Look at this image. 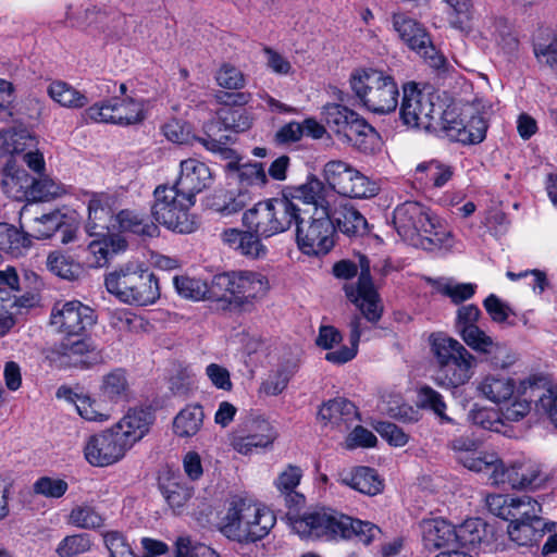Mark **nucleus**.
<instances>
[{
	"instance_id": "f257e3e1",
	"label": "nucleus",
	"mask_w": 557,
	"mask_h": 557,
	"mask_svg": "<svg viewBox=\"0 0 557 557\" xmlns=\"http://www.w3.org/2000/svg\"><path fill=\"white\" fill-rule=\"evenodd\" d=\"M320 190L313 175L295 190L298 201L312 207V214L307 221L299 216L294 223L297 225V246L308 256L326 255L335 244V227L330 220V207L334 206V200L326 196L322 197Z\"/></svg>"
},
{
	"instance_id": "f03ea898",
	"label": "nucleus",
	"mask_w": 557,
	"mask_h": 557,
	"mask_svg": "<svg viewBox=\"0 0 557 557\" xmlns=\"http://www.w3.org/2000/svg\"><path fill=\"white\" fill-rule=\"evenodd\" d=\"M270 290L265 274L256 270H232L215 274L211 280V297L218 308L251 312Z\"/></svg>"
},
{
	"instance_id": "7ed1b4c3",
	"label": "nucleus",
	"mask_w": 557,
	"mask_h": 557,
	"mask_svg": "<svg viewBox=\"0 0 557 557\" xmlns=\"http://www.w3.org/2000/svg\"><path fill=\"white\" fill-rule=\"evenodd\" d=\"M393 221L398 235L412 246L424 250H449L454 246L448 227L420 202L406 201L397 206Z\"/></svg>"
},
{
	"instance_id": "20e7f679",
	"label": "nucleus",
	"mask_w": 557,
	"mask_h": 557,
	"mask_svg": "<svg viewBox=\"0 0 557 557\" xmlns=\"http://www.w3.org/2000/svg\"><path fill=\"white\" fill-rule=\"evenodd\" d=\"M292 529L300 537L336 539L358 537L369 544L377 532L370 522L355 520L333 509H320L305 512L301 516L289 517Z\"/></svg>"
},
{
	"instance_id": "39448f33",
	"label": "nucleus",
	"mask_w": 557,
	"mask_h": 557,
	"mask_svg": "<svg viewBox=\"0 0 557 557\" xmlns=\"http://www.w3.org/2000/svg\"><path fill=\"white\" fill-rule=\"evenodd\" d=\"M275 523V515L264 505L235 497L219 522V531L228 540L252 543L265 537Z\"/></svg>"
},
{
	"instance_id": "423d86ee",
	"label": "nucleus",
	"mask_w": 557,
	"mask_h": 557,
	"mask_svg": "<svg viewBox=\"0 0 557 557\" xmlns=\"http://www.w3.org/2000/svg\"><path fill=\"white\" fill-rule=\"evenodd\" d=\"M297 189L298 186L286 187L280 197L256 203L243 214L244 226L263 238L288 231L299 220L301 212L294 197Z\"/></svg>"
},
{
	"instance_id": "0eeeda50",
	"label": "nucleus",
	"mask_w": 557,
	"mask_h": 557,
	"mask_svg": "<svg viewBox=\"0 0 557 557\" xmlns=\"http://www.w3.org/2000/svg\"><path fill=\"white\" fill-rule=\"evenodd\" d=\"M491 104L475 98L471 103L446 109L434 123L443 137L463 145L480 144L486 136Z\"/></svg>"
},
{
	"instance_id": "6e6552de",
	"label": "nucleus",
	"mask_w": 557,
	"mask_h": 557,
	"mask_svg": "<svg viewBox=\"0 0 557 557\" xmlns=\"http://www.w3.org/2000/svg\"><path fill=\"white\" fill-rule=\"evenodd\" d=\"M349 85L364 108L373 113L386 114L398 106L399 89L392 73L376 67H357Z\"/></svg>"
},
{
	"instance_id": "1a4fd4ad",
	"label": "nucleus",
	"mask_w": 557,
	"mask_h": 557,
	"mask_svg": "<svg viewBox=\"0 0 557 557\" xmlns=\"http://www.w3.org/2000/svg\"><path fill=\"white\" fill-rule=\"evenodd\" d=\"M431 349L438 363L434 382L445 388L465 385L474 374L476 358L457 339L443 334L431 336Z\"/></svg>"
},
{
	"instance_id": "9d476101",
	"label": "nucleus",
	"mask_w": 557,
	"mask_h": 557,
	"mask_svg": "<svg viewBox=\"0 0 557 557\" xmlns=\"http://www.w3.org/2000/svg\"><path fill=\"white\" fill-rule=\"evenodd\" d=\"M107 290L121 302L145 307L160 298L157 276L148 269L136 264H125L106 275Z\"/></svg>"
},
{
	"instance_id": "9b49d317",
	"label": "nucleus",
	"mask_w": 557,
	"mask_h": 557,
	"mask_svg": "<svg viewBox=\"0 0 557 557\" xmlns=\"http://www.w3.org/2000/svg\"><path fill=\"white\" fill-rule=\"evenodd\" d=\"M322 117L329 129L343 144L363 153H372L379 143L376 131L356 111L339 103L322 107Z\"/></svg>"
},
{
	"instance_id": "f8f14e48",
	"label": "nucleus",
	"mask_w": 557,
	"mask_h": 557,
	"mask_svg": "<svg viewBox=\"0 0 557 557\" xmlns=\"http://www.w3.org/2000/svg\"><path fill=\"white\" fill-rule=\"evenodd\" d=\"M196 199L175 184L159 185L153 191L151 215L159 224L180 234H190L198 228L196 216L190 212Z\"/></svg>"
},
{
	"instance_id": "ddd939ff",
	"label": "nucleus",
	"mask_w": 557,
	"mask_h": 557,
	"mask_svg": "<svg viewBox=\"0 0 557 557\" xmlns=\"http://www.w3.org/2000/svg\"><path fill=\"white\" fill-rule=\"evenodd\" d=\"M322 177L325 187L342 199H369L380 191L375 181L343 160L327 161L323 165Z\"/></svg>"
},
{
	"instance_id": "4468645a",
	"label": "nucleus",
	"mask_w": 557,
	"mask_h": 557,
	"mask_svg": "<svg viewBox=\"0 0 557 557\" xmlns=\"http://www.w3.org/2000/svg\"><path fill=\"white\" fill-rule=\"evenodd\" d=\"M147 103L132 97L111 98L88 107L82 114L86 123H110L133 125L141 123L147 115Z\"/></svg>"
},
{
	"instance_id": "2eb2a0df",
	"label": "nucleus",
	"mask_w": 557,
	"mask_h": 557,
	"mask_svg": "<svg viewBox=\"0 0 557 557\" xmlns=\"http://www.w3.org/2000/svg\"><path fill=\"white\" fill-rule=\"evenodd\" d=\"M250 126L251 119L246 112L232 107H222L216 112V120L206 123L205 137L198 138V141L209 151L225 153L231 137L224 132L240 133L249 129Z\"/></svg>"
},
{
	"instance_id": "dca6fc26",
	"label": "nucleus",
	"mask_w": 557,
	"mask_h": 557,
	"mask_svg": "<svg viewBox=\"0 0 557 557\" xmlns=\"http://www.w3.org/2000/svg\"><path fill=\"white\" fill-rule=\"evenodd\" d=\"M277 437L274 426L265 419H249L240 423L230 435L231 447L243 456L271 448Z\"/></svg>"
},
{
	"instance_id": "f3484780",
	"label": "nucleus",
	"mask_w": 557,
	"mask_h": 557,
	"mask_svg": "<svg viewBox=\"0 0 557 557\" xmlns=\"http://www.w3.org/2000/svg\"><path fill=\"white\" fill-rule=\"evenodd\" d=\"M392 24L399 39L409 49L429 60L431 66L440 69L445 64V58L437 53L429 33L421 23L405 13L398 12L393 13Z\"/></svg>"
},
{
	"instance_id": "a211bd4d",
	"label": "nucleus",
	"mask_w": 557,
	"mask_h": 557,
	"mask_svg": "<svg viewBox=\"0 0 557 557\" xmlns=\"http://www.w3.org/2000/svg\"><path fill=\"white\" fill-rule=\"evenodd\" d=\"M360 274L356 284L344 286L347 298L357 306L367 321L376 323L383 312L381 299L371 280L370 262L367 257L359 258Z\"/></svg>"
},
{
	"instance_id": "6ab92c4d",
	"label": "nucleus",
	"mask_w": 557,
	"mask_h": 557,
	"mask_svg": "<svg viewBox=\"0 0 557 557\" xmlns=\"http://www.w3.org/2000/svg\"><path fill=\"white\" fill-rule=\"evenodd\" d=\"M400 117L411 127L436 129L434 125L435 104L429 91L418 88L416 83H407L403 87Z\"/></svg>"
},
{
	"instance_id": "aec40b11",
	"label": "nucleus",
	"mask_w": 557,
	"mask_h": 557,
	"mask_svg": "<svg viewBox=\"0 0 557 557\" xmlns=\"http://www.w3.org/2000/svg\"><path fill=\"white\" fill-rule=\"evenodd\" d=\"M96 322L94 310L78 300L57 302L50 314V324L64 336H79Z\"/></svg>"
},
{
	"instance_id": "412c9836",
	"label": "nucleus",
	"mask_w": 557,
	"mask_h": 557,
	"mask_svg": "<svg viewBox=\"0 0 557 557\" xmlns=\"http://www.w3.org/2000/svg\"><path fill=\"white\" fill-rule=\"evenodd\" d=\"M86 461L92 467H109L121 461L128 451L111 428L90 435L83 448Z\"/></svg>"
},
{
	"instance_id": "4be33fe9",
	"label": "nucleus",
	"mask_w": 557,
	"mask_h": 557,
	"mask_svg": "<svg viewBox=\"0 0 557 557\" xmlns=\"http://www.w3.org/2000/svg\"><path fill=\"white\" fill-rule=\"evenodd\" d=\"M315 185L322 197H330L334 200V206L330 207V220L333 225H337L338 230L349 236H362L368 231L367 219L348 201L330 191L320 178L315 177Z\"/></svg>"
},
{
	"instance_id": "5701e85b",
	"label": "nucleus",
	"mask_w": 557,
	"mask_h": 557,
	"mask_svg": "<svg viewBox=\"0 0 557 557\" xmlns=\"http://www.w3.org/2000/svg\"><path fill=\"white\" fill-rule=\"evenodd\" d=\"M117 208V198L108 193L92 194L88 201V219L86 232L90 236L111 234L114 224V210Z\"/></svg>"
},
{
	"instance_id": "b1692460",
	"label": "nucleus",
	"mask_w": 557,
	"mask_h": 557,
	"mask_svg": "<svg viewBox=\"0 0 557 557\" xmlns=\"http://www.w3.org/2000/svg\"><path fill=\"white\" fill-rule=\"evenodd\" d=\"M499 484H508L515 490H537L547 480L541 466L530 459L517 460L512 465L502 468Z\"/></svg>"
},
{
	"instance_id": "393cba45",
	"label": "nucleus",
	"mask_w": 557,
	"mask_h": 557,
	"mask_svg": "<svg viewBox=\"0 0 557 557\" xmlns=\"http://www.w3.org/2000/svg\"><path fill=\"white\" fill-rule=\"evenodd\" d=\"M152 423L153 417L148 410L134 408L129 409L111 429L129 450L149 433Z\"/></svg>"
},
{
	"instance_id": "a878e982",
	"label": "nucleus",
	"mask_w": 557,
	"mask_h": 557,
	"mask_svg": "<svg viewBox=\"0 0 557 557\" xmlns=\"http://www.w3.org/2000/svg\"><path fill=\"white\" fill-rule=\"evenodd\" d=\"M210 168L202 161L188 158L181 161L180 174L175 185L196 199V195L209 188L212 184Z\"/></svg>"
},
{
	"instance_id": "bb28decb",
	"label": "nucleus",
	"mask_w": 557,
	"mask_h": 557,
	"mask_svg": "<svg viewBox=\"0 0 557 557\" xmlns=\"http://www.w3.org/2000/svg\"><path fill=\"white\" fill-rule=\"evenodd\" d=\"M58 352L63 364L75 368L87 369L102 361L101 351L87 337L61 343Z\"/></svg>"
},
{
	"instance_id": "cd10ccee",
	"label": "nucleus",
	"mask_w": 557,
	"mask_h": 557,
	"mask_svg": "<svg viewBox=\"0 0 557 557\" xmlns=\"http://www.w3.org/2000/svg\"><path fill=\"white\" fill-rule=\"evenodd\" d=\"M319 419L325 424L346 432L356 421H359L357 407L346 398H334L324 403L318 412Z\"/></svg>"
},
{
	"instance_id": "c85d7f7f",
	"label": "nucleus",
	"mask_w": 557,
	"mask_h": 557,
	"mask_svg": "<svg viewBox=\"0 0 557 557\" xmlns=\"http://www.w3.org/2000/svg\"><path fill=\"white\" fill-rule=\"evenodd\" d=\"M261 238H263L261 235L248 228L246 231L228 228L222 233V240L225 245L252 260L264 258L268 253V248Z\"/></svg>"
},
{
	"instance_id": "c756f323",
	"label": "nucleus",
	"mask_w": 557,
	"mask_h": 557,
	"mask_svg": "<svg viewBox=\"0 0 557 557\" xmlns=\"http://www.w3.org/2000/svg\"><path fill=\"white\" fill-rule=\"evenodd\" d=\"M478 396L500 405L508 401L515 395V380L502 373H488L475 381Z\"/></svg>"
},
{
	"instance_id": "7c9ffc66",
	"label": "nucleus",
	"mask_w": 557,
	"mask_h": 557,
	"mask_svg": "<svg viewBox=\"0 0 557 557\" xmlns=\"http://www.w3.org/2000/svg\"><path fill=\"white\" fill-rule=\"evenodd\" d=\"M32 208L33 205L24 206L20 214V227L27 230V234L30 235L32 238H49L63 225L64 216L59 211L30 219Z\"/></svg>"
},
{
	"instance_id": "2f4dec72",
	"label": "nucleus",
	"mask_w": 557,
	"mask_h": 557,
	"mask_svg": "<svg viewBox=\"0 0 557 557\" xmlns=\"http://www.w3.org/2000/svg\"><path fill=\"white\" fill-rule=\"evenodd\" d=\"M34 177L26 170L8 163L3 170L1 188L11 199L17 201H30V190Z\"/></svg>"
},
{
	"instance_id": "473e14b6",
	"label": "nucleus",
	"mask_w": 557,
	"mask_h": 557,
	"mask_svg": "<svg viewBox=\"0 0 557 557\" xmlns=\"http://www.w3.org/2000/svg\"><path fill=\"white\" fill-rule=\"evenodd\" d=\"M420 529L423 545L428 549H440L455 544V527L442 518L423 520Z\"/></svg>"
},
{
	"instance_id": "72a5a7b5",
	"label": "nucleus",
	"mask_w": 557,
	"mask_h": 557,
	"mask_svg": "<svg viewBox=\"0 0 557 557\" xmlns=\"http://www.w3.org/2000/svg\"><path fill=\"white\" fill-rule=\"evenodd\" d=\"M100 396L110 403L127 401L132 395L127 372L115 368L102 375L99 384Z\"/></svg>"
},
{
	"instance_id": "f704fd0d",
	"label": "nucleus",
	"mask_w": 557,
	"mask_h": 557,
	"mask_svg": "<svg viewBox=\"0 0 557 557\" xmlns=\"http://www.w3.org/2000/svg\"><path fill=\"white\" fill-rule=\"evenodd\" d=\"M523 393L529 387L530 396H537L536 408L547 414L552 423L557 428V387L548 385L544 380L530 377L522 383Z\"/></svg>"
},
{
	"instance_id": "c9c22d12",
	"label": "nucleus",
	"mask_w": 557,
	"mask_h": 557,
	"mask_svg": "<svg viewBox=\"0 0 557 557\" xmlns=\"http://www.w3.org/2000/svg\"><path fill=\"white\" fill-rule=\"evenodd\" d=\"M339 482L362 494L374 496L383 491V481L374 469L358 467L350 472L339 473Z\"/></svg>"
},
{
	"instance_id": "e433bc0d",
	"label": "nucleus",
	"mask_w": 557,
	"mask_h": 557,
	"mask_svg": "<svg viewBox=\"0 0 557 557\" xmlns=\"http://www.w3.org/2000/svg\"><path fill=\"white\" fill-rule=\"evenodd\" d=\"M454 176V168L437 160L422 162L417 165L416 181L423 187H444Z\"/></svg>"
},
{
	"instance_id": "4c0bfd02",
	"label": "nucleus",
	"mask_w": 557,
	"mask_h": 557,
	"mask_svg": "<svg viewBox=\"0 0 557 557\" xmlns=\"http://www.w3.org/2000/svg\"><path fill=\"white\" fill-rule=\"evenodd\" d=\"M482 36L487 40L496 42L507 53L516 51L519 45L511 25L503 17H490L486 20L483 25Z\"/></svg>"
},
{
	"instance_id": "58836bf2",
	"label": "nucleus",
	"mask_w": 557,
	"mask_h": 557,
	"mask_svg": "<svg viewBox=\"0 0 557 557\" xmlns=\"http://www.w3.org/2000/svg\"><path fill=\"white\" fill-rule=\"evenodd\" d=\"M161 492L174 513L181 515L194 495V488L181 476L168 478L161 484Z\"/></svg>"
},
{
	"instance_id": "ea45409f",
	"label": "nucleus",
	"mask_w": 557,
	"mask_h": 557,
	"mask_svg": "<svg viewBox=\"0 0 557 557\" xmlns=\"http://www.w3.org/2000/svg\"><path fill=\"white\" fill-rule=\"evenodd\" d=\"M96 237L97 239L88 245V251L92 257L90 264L94 267L106 265L110 258L126 249L127 243L120 235L111 233Z\"/></svg>"
},
{
	"instance_id": "a19ab883",
	"label": "nucleus",
	"mask_w": 557,
	"mask_h": 557,
	"mask_svg": "<svg viewBox=\"0 0 557 557\" xmlns=\"http://www.w3.org/2000/svg\"><path fill=\"white\" fill-rule=\"evenodd\" d=\"M460 463L471 471L487 474L495 485H498V480H502L500 472L504 462L495 453L478 451L476 449L471 456H462Z\"/></svg>"
},
{
	"instance_id": "79ce46f5",
	"label": "nucleus",
	"mask_w": 557,
	"mask_h": 557,
	"mask_svg": "<svg viewBox=\"0 0 557 557\" xmlns=\"http://www.w3.org/2000/svg\"><path fill=\"white\" fill-rule=\"evenodd\" d=\"M513 499H528L530 503V506H519L515 508V512L519 513H517L516 518H511V523L508 529L509 536L513 542L517 544H524L525 541L520 539L517 533L520 530H523L527 533H533L531 522L539 520V513L541 512L542 507L537 500L527 495L515 497Z\"/></svg>"
},
{
	"instance_id": "37998d69",
	"label": "nucleus",
	"mask_w": 557,
	"mask_h": 557,
	"mask_svg": "<svg viewBox=\"0 0 557 557\" xmlns=\"http://www.w3.org/2000/svg\"><path fill=\"white\" fill-rule=\"evenodd\" d=\"M114 232H132L137 235L153 237L158 234V226L146 221L133 210H121L114 216L112 234Z\"/></svg>"
},
{
	"instance_id": "c03bdc74",
	"label": "nucleus",
	"mask_w": 557,
	"mask_h": 557,
	"mask_svg": "<svg viewBox=\"0 0 557 557\" xmlns=\"http://www.w3.org/2000/svg\"><path fill=\"white\" fill-rule=\"evenodd\" d=\"M462 341L473 350L484 355L506 352V347L487 335L478 325H463L459 330Z\"/></svg>"
},
{
	"instance_id": "a18cd8bd",
	"label": "nucleus",
	"mask_w": 557,
	"mask_h": 557,
	"mask_svg": "<svg viewBox=\"0 0 557 557\" xmlns=\"http://www.w3.org/2000/svg\"><path fill=\"white\" fill-rule=\"evenodd\" d=\"M205 412L200 405H188L174 418L173 431L181 438L195 436L202 428Z\"/></svg>"
},
{
	"instance_id": "49530a36",
	"label": "nucleus",
	"mask_w": 557,
	"mask_h": 557,
	"mask_svg": "<svg viewBox=\"0 0 557 557\" xmlns=\"http://www.w3.org/2000/svg\"><path fill=\"white\" fill-rule=\"evenodd\" d=\"M47 94L55 103L65 109H82L88 104V98L84 92L63 81L50 83Z\"/></svg>"
},
{
	"instance_id": "de8ad7c7",
	"label": "nucleus",
	"mask_w": 557,
	"mask_h": 557,
	"mask_svg": "<svg viewBox=\"0 0 557 557\" xmlns=\"http://www.w3.org/2000/svg\"><path fill=\"white\" fill-rule=\"evenodd\" d=\"M32 244L27 230H18L13 225L0 223V250L13 256H22Z\"/></svg>"
},
{
	"instance_id": "09e8293b",
	"label": "nucleus",
	"mask_w": 557,
	"mask_h": 557,
	"mask_svg": "<svg viewBox=\"0 0 557 557\" xmlns=\"http://www.w3.org/2000/svg\"><path fill=\"white\" fill-rule=\"evenodd\" d=\"M173 284L176 292L186 299L202 300L207 299L213 302L211 297V282L208 284L196 277L187 275L175 276Z\"/></svg>"
},
{
	"instance_id": "8fccbe9b",
	"label": "nucleus",
	"mask_w": 557,
	"mask_h": 557,
	"mask_svg": "<svg viewBox=\"0 0 557 557\" xmlns=\"http://www.w3.org/2000/svg\"><path fill=\"white\" fill-rule=\"evenodd\" d=\"M46 265L52 274L67 281L78 278L82 273L79 263L59 250L48 255Z\"/></svg>"
},
{
	"instance_id": "3c124183",
	"label": "nucleus",
	"mask_w": 557,
	"mask_h": 557,
	"mask_svg": "<svg viewBox=\"0 0 557 557\" xmlns=\"http://www.w3.org/2000/svg\"><path fill=\"white\" fill-rule=\"evenodd\" d=\"M447 7L449 25L458 30H467L474 15L473 0H442Z\"/></svg>"
},
{
	"instance_id": "603ef678",
	"label": "nucleus",
	"mask_w": 557,
	"mask_h": 557,
	"mask_svg": "<svg viewBox=\"0 0 557 557\" xmlns=\"http://www.w3.org/2000/svg\"><path fill=\"white\" fill-rule=\"evenodd\" d=\"M37 145V140L27 131H1L0 148L7 153H22L27 149H33Z\"/></svg>"
},
{
	"instance_id": "864d4df0",
	"label": "nucleus",
	"mask_w": 557,
	"mask_h": 557,
	"mask_svg": "<svg viewBox=\"0 0 557 557\" xmlns=\"http://www.w3.org/2000/svg\"><path fill=\"white\" fill-rule=\"evenodd\" d=\"M515 497H510L502 494H493L488 495L485 499L486 506L488 510L496 517H499L504 520H510L511 518H516L518 512H515V508L519 506H530L528 499H513Z\"/></svg>"
},
{
	"instance_id": "5fc2aeb1",
	"label": "nucleus",
	"mask_w": 557,
	"mask_h": 557,
	"mask_svg": "<svg viewBox=\"0 0 557 557\" xmlns=\"http://www.w3.org/2000/svg\"><path fill=\"white\" fill-rule=\"evenodd\" d=\"M456 541L463 547H474L480 544L485 535V523L479 518L466 520L455 527Z\"/></svg>"
},
{
	"instance_id": "6e6d98bb",
	"label": "nucleus",
	"mask_w": 557,
	"mask_h": 557,
	"mask_svg": "<svg viewBox=\"0 0 557 557\" xmlns=\"http://www.w3.org/2000/svg\"><path fill=\"white\" fill-rule=\"evenodd\" d=\"M297 369L298 361L294 360L293 362H288L286 366H283L272 372L261 384V392L265 395L272 396L281 394L286 388L290 377L296 373Z\"/></svg>"
},
{
	"instance_id": "4d7b16f0",
	"label": "nucleus",
	"mask_w": 557,
	"mask_h": 557,
	"mask_svg": "<svg viewBox=\"0 0 557 557\" xmlns=\"http://www.w3.org/2000/svg\"><path fill=\"white\" fill-rule=\"evenodd\" d=\"M67 522L79 529L92 530L102 527L104 519L95 508L84 505L71 510Z\"/></svg>"
},
{
	"instance_id": "13d9d810",
	"label": "nucleus",
	"mask_w": 557,
	"mask_h": 557,
	"mask_svg": "<svg viewBox=\"0 0 557 557\" xmlns=\"http://www.w3.org/2000/svg\"><path fill=\"white\" fill-rule=\"evenodd\" d=\"M91 545L90 535L87 533L67 535L58 544L55 553L59 557H74L89 552Z\"/></svg>"
},
{
	"instance_id": "bf43d9fd",
	"label": "nucleus",
	"mask_w": 557,
	"mask_h": 557,
	"mask_svg": "<svg viewBox=\"0 0 557 557\" xmlns=\"http://www.w3.org/2000/svg\"><path fill=\"white\" fill-rule=\"evenodd\" d=\"M418 401L421 408L432 410L442 422H451V419L446 416V404L443 396L430 386H422L418 391Z\"/></svg>"
},
{
	"instance_id": "052dcab7",
	"label": "nucleus",
	"mask_w": 557,
	"mask_h": 557,
	"mask_svg": "<svg viewBox=\"0 0 557 557\" xmlns=\"http://www.w3.org/2000/svg\"><path fill=\"white\" fill-rule=\"evenodd\" d=\"M216 84L224 89L240 90L246 86L245 74L231 63H223L215 73Z\"/></svg>"
},
{
	"instance_id": "680f3d73",
	"label": "nucleus",
	"mask_w": 557,
	"mask_h": 557,
	"mask_svg": "<svg viewBox=\"0 0 557 557\" xmlns=\"http://www.w3.org/2000/svg\"><path fill=\"white\" fill-rule=\"evenodd\" d=\"M533 51L541 65L557 72V35L548 36L534 42Z\"/></svg>"
},
{
	"instance_id": "e2e57ef3",
	"label": "nucleus",
	"mask_w": 557,
	"mask_h": 557,
	"mask_svg": "<svg viewBox=\"0 0 557 557\" xmlns=\"http://www.w3.org/2000/svg\"><path fill=\"white\" fill-rule=\"evenodd\" d=\"M175 557H221L211 547L193 543L189 536H180L175 541Z\"/></svg>"
},
{
	"instance_id": "0e129e2a",
	"label": "nucleus",
	"mask_w": 557,
	"mask_h": 557,
	"mask_svg": "<svg viewBox=\"0 0 557 557\" xmlns=\"http://www.w3.org/2000/svg\"><path fill=\"white\" fill-rule=\"evenodd\" d=\"M65 193L62 185L55 183L49 177H44L38 181L34 178L30 190L32 201H49L57 197H60Z\"/></svg>"
},
{
	"instance_id": "69168bd1",
	"label": "nucleus",
	"mask_w": 557,
	"mask_h": 557,
	"mask_svg": "<svg viewBox=\"0 0 557 557\" xmlns=\"http://www.w3.org/2000/svg\"><path fill=\"white\" fill-rule=\"evenodd\" d=\"M74 405L78 414L87 421L104 422L111 417L108 410L100 409V406L88 396H76Z\"/></svg>"
},
{
	"instance_id": "338daca9",
	"label": "nucleus",
	"mask_w": 557,
	"mask_h": 557,
	"mask_svg": "<svg viewBox=\"0 0 557 557\" xmlns=\"http://www.w3.org/2000/svg\"><path fill=\"white\" fill-rule=\"evenodd\" d=\"M103 543L111 557H138L133 552L126 536L119 531H107L102 534Z\"/></svg>"
},
{
	"instance_id": "774afa93",
	"label": "nucleus",
	"mask_w": 557,
	"mask_h": 557,
	"mask_svg": "<svg viewBox=\"0 0 557 557\" xmlns=\"http://www.w3.org/2000/svg\"><path fill=\"white\" fill-rule=\"evenodd\" d=\"M523 382L524 381H522L520 383V388H519V392L522 397L515 398V400L502 411L503 418L507 421H512V422L519 421V420L523 419L531 410V398H533L534 396H530L531 391L529 387L527 388V393L525 394L523 393V387H522Z\"/></svg>"
}]
</instances>
